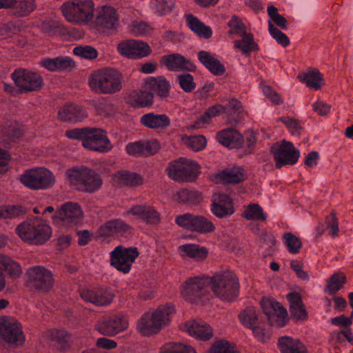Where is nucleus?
Returning a JSON list of instances; mask_svg holds the SVG:
<instances>
[{"label":"nucleus","mask_w":353,"mask_h":353,"mask_svg":"<svg viewBox=\"0 0 353 353\" xmlns=\"http://www.w3.org/2000/svg\"><path fill=\"white\" fill-rule=\"evenodd\" d=\"M199 60L206 68L215 75H222L225 72V67L209 52L201 51L198 54Z\"/></svg>","instance_id":"nucleus-33"},{"label":"nucleus","mask_w":353,"mask_h":353,"mask_svg":"<svg viewBox=\"0 0 353 353\" xmlns=\"http://www.w3.org/2000/svg\"><path fill=\"white\" fill-rule=\"evenodd\" d=\"M154 94L151 92L137 90L130 92L127 102L133 107H148L153 103Z\"/></svg>","instance_id":"nucleus-28"},{"label":"nucleus","mask_w":353,"mask_h":353,"mask_svg":"<svg viewBox=\"0 0 353 353\" xmlns=\"http://www.w3.org/2000/svg\"><path fill=\"white\" fill-rule=\"evenodd\" d=\"M160 353H196L193 347L181 343H168L161 349Z\"/></svg>","instance_id":"nucleus-47"},{"label":"nucleus","mask_w":353,"mask_h":353,"mask_svg":"<svg viewBox=\"0 0 353 353\" xmlns=\"http://www.w3.org/2000/svg\"><path fill=\"white\" fill-rule=\"evenodd\" d=\"M200 166L195 162L180 158L170 163L166 169L168 176L179 182H194L200 174Z\"/></svg>","instance_id":"nucleus-7"},{"label":"nucleus","mask_w":353,"mask_h":353,"mask_svg":"<svg viewBox=\"0 0 353 353\" xmlns=\"http://www.w3.org/2000/svg\"><path fill=\"white\" fill-rule=\"evenodd\" d=\"M283 237L289 251L293 254L298 253L302 245L300 239L291 233H285Z\"/></svg>","instance_id":"nucleus-56"},{"label":"nucleus","mask_w":353,"mask_h":353,"mask_svg":"<svg viewBox=\"0 0 353 353\" xmlns=\"http://www.w3.org/2000/svg\"><path fill=\"white\" fill-rule=\"evenodd\" d=\"M27 275L28 284L39 292L47 293L54 285L52 273L44 267H32L28 269Z\"/></svg>","instance_id":"nucleus-12"},{"label":"nucleus","mask_w":353,"mask_h":353,"mask_svg":"<svg viewBox=\"0 0 353 353\" xmlns=\"http://www.w3.org/2000/svg\"><path fill=\"white\" fill-rule=\"evenodd\" d=\"M26 212V208L21 205H12L3 208V219L19 217Z\"/></svg>","instance_id":"nucleus-57"},{"label":"nucleus","mask_w":353,"mask_h":353,"mask_svg":"<svg viewBox=\"0 0 353 353\" xmlns=\"http://www.w3.org/2000/svg\"><path fill=\"white\" fill-rule=\"evenodd\" d=\"M122 74L116 69L106 68L94 72L90 77L92 90L105 94H113L122 89Z\"/></svg>","instance_id":"nucleus-2"},{"label":"nucleus","mask_w":353,"mask_h":353,"mask_svg":"<svg viewBox=\"0 0 353 353\" xmlns=\"http://www.w3.org/2000/svg\"><path fill=\"white\" fill-rule=\"evenodd\" d=\"M2 132L4 137L12 141L18 139L23 134L22 129L12 124L3 126Z\"/></svg>","instance_id":"nucleus-55"},{"label":"nucleus","mask_w":353,"mask_h":353,"mask_svg":"<svg viewBox=\"0 0 353 353\" xmlns=\"http://www.w3.org/2000/svg\"><path fill=\"white\" fill-rule=\"evenodd\" d=\"M218 176L224 184H237L245 179L244 170L242 168H234L230 170L223 171Z\"/></svg>","instance_id":"nucleus-39"},{"label":"nucleus","mask_w":353,"mask_h":353,"mask_svg":"<svg viewBox=\"0 0 353 353\" xmlns=\"http://www.w3.org/2000/svg\"><path fill=\"white\" fill-rule=\"evenodd\" d=\"M174 311L173 307L161 306L153 312V319L157 325L159 332L170 322V315Z\"/></svg>","instance_id":"nucleus-42"},{"label":"nucleus","mask_w":353,"mask_h":353,"mask_svg":"<svg viewBox=\"0 0 353 353\" xmlns=\"http://www.w3.org/2000/svg\"><path fill=\"white\" fill-rule=\"evenodd\" d=\"M139 330L143 336H150L159 332L157 325L154 321L153 314H145L141 317L139 323Z\"/></svg>","instance_id":"nucleus-44"},{"label":"nucleus","mask_w":353,"mask_h":353,"mask_svg":"<svg viewBox=\"0 0 353 353\" xmlns=\"http://www.w3.org/2000/svg\"><path fill=\"white\" fill-rule=\"evenodd\" d=\"M141 123L151 129L165 128L170 125V119L165 114L148 113L141 118Z\"/></svg>","instance_id":"nucleus-30"},{"label":"nucleus","mask_w":353,"mask_h":353,"mask_svg":"<svg viewBox=\"0 0 353 353\" xmlns=\"http://www.w3.org/2000/svg\"><path fill=\"white\" fill-rule=\"evenodd\" d=\"M278 346L281 353H307L306 347L299 340L289 336L279 338Z\"/></svg>","instance_id":"nucleus-31"},{"label":"nucleus","mask_w":353,"mask_h":353,"mask_svg":"<svg viewBox=\"0 0 353 353\" xmlns=\"http://www.w3.org/2000/svg\"><path fill=\"white\" fill-rule=\"evenodd\" d=\"M207 280L202 278H190L181 286V294L189 302L196 303L205 293Z\"/></svg>","instance_id":"nucleus-17"},{"label":"nucleus","mask_w":353,"mask_h":353,"mask_svg":"<svg viewBox=\"0 0 353 353\" xmlns=\"http://www.w3.org/2000/svg\"><path fill=\"white\" fill-rule=\"evenodd\" d=\"M270 152L273 154L277 169L285 165H294L299 158V151L292 142L285 140L274 143L270 148Z\"/></svg>","instance_id":"nucleus-8"},{"label":"nucleus","mask_w":353,"mask_h":353,"mask_svg":"<svg viewBox=\"0 0 353 353\" xmlns=\"http://www.w3.org/2000/svg\"><path fill=\"white\" fill-rule=\"evenodd\" d=\"M119 52L128 58H140L151 53L150 46L143 42L126 40L121 42L117 47Z\"/></svg>","instance_id":"nucleus-19"},{"label":"nucleus","mask_w":353,"mask_h":353,"mask_svg":"<svg viewBox=\"0 0 353 353\" xmlns=\"http://www.w3.org/2000/svg\"><path fill=\"white\" fill-rule=\"evenodd\" d=\"M174 196L178 203L188 205H197L203 200L202 194L196 190L182 189Z\"/></svg>","instance_id":"nucleus-38"},{"label":"nucleus","mask_w":353,"mask_h":353,"mask_svg":"<svg viewBox=\"0 0 353 353\" xmlns=\"http://www.w3.org/2000/svg\"><path fill=\"white\" fill-rule=\"evenodd\" d=\"M268 14L272 21L276 26L280 27L281 29L287 28V20L284 17L279 14L278 9L274 6H270L268 7Z\"/></svg>","instance_id":"nucleus-53"},{"label":"nucleus","mask_w":353,"mask_h":353,"mask_svg":"<svg viewBox=\"0 0 353 353\" xmlns=\"http://www.w3.org/2000/svg\"><path fill=\"white\" fill-rule=\"evenodd\" d=\"M95 23L104 30L116 29L118 26V15L115 9L110 6H102L96 17Z\"/></svg>","instance_id":"nucleus-24"},{"label":"nucleus","mask_w":353,"mask_h":353,"mask_svg":"<svg viewBox=\"0 0 353 353\" xmlns=\"http://www.w3.org/2000/svg\"><path fill=\"white\" fill-rule=\"evenodd\" d=\"M261 304L270 325L280 327L286 324L288 312L279 303L267 299H263Z\"/></svg>","instance_id":"nucleus-15"},{"label":"nucleus","mask_w":353,"mask_h":353,"mask_svg":"<svg viewBox=\"0 0 353 353\" xmlns=\"http://www.w3.org/2000/svg\"><path fill=\"white\" fill-rule=\"evenodd\" d=\"M130 229V226L121 219L108 221L101 225L99 234L101 236H110L118 234H123Z\"/></svg>","instance_id":"nucleus-34"},{"label":"nucleus","mask_w":353,"mask_h":353,"mask_svg":"<svg viewBox=\"0 0 353 353\" xmlns=\"http://www.w3.org/2000/svg\"><path fill=\"white\" fill-rule=\"evenodd\" d=\"M16 232L23 241L34 245L44 244L52 236L48 225L37 222L24 221L16 228Z\"/></svg>","instance_id":"nucleus-5"},{"label":"nucleus","mask_w":353,"mask_h":353,"mask_svg":"<svg viewBox=\"0 0 353 353\" xmlns=\"http://www.w3.org/2000/svg\"><path fill=\"white\" fill-rule=\"evenodd\" d=\"M268 30L273 38L281 46L285 47L289 45L290 40L287 35L274 27L271 21H268Z\"/></svg>","instance_id":"nucleus-54"},{"label":"nucleus","mask_w":353,"mask_h":353,"mask_svg":"<svg viewBox=\"0 0 353 353\" xmlns=\"http://www.w3.org/2000/svg\"><path fill=\"white\" fill-rule=\"evenodd\" d=\"M228 26L236 34L243 35L246 33L245 26L236 16L232 17V19L228 22Z\"/></svg>","instance_id":"nucleus-61"},{"label":"nucleus","mask_w":353,"mask_h":353,"mask_svg":"<svg viewBox=\"0 0 353 353\" xmlns=\"http://www.w3.org/2000/svg\"><path fill=\"white\" fill-rule=\"evenodd\" d=\"M87 117V112L83 107L70 103L61 107L58 112V117L63 121L76 123Z\"/></svg>","instance_id":"nucleus-25"},{"label":"nucleus","mask_w":353,"mask_h":353,"mask_svg":"<svg viewBox=\"0 0 353 353\" xmlns=\"http://www.w3.org/2000/svg\"><path fill=\"white\" fill-rule=\"evenodd\" d=\"M35 8L34 0H15L12 12L17 17H23L29 15Z\"/></svg>","instance_id":"nucleus-40"},{"label":"nucleus","mask_w":353,"mask_h":353,"mask_svg":"<svg viewBox=\"0 0 353 353\" xmlns=\"http://www.w3.org/2000/svg\"><path fill=\"white\" fill-rule=\"evenodd\" d=\"M157 8L161 14L170 11L174 7V0H156Z\"/></svg>","instance_id":"nucleus-63"},{"label":"nucleus","mask_w":353,"mask_h":353,"mask_svg":"<svg viewBox=\"0 0 353 353\" xmlns=\"http://www.w3.org/2000/svg\"><path fill=\"white\" fill-rule=\"evenodd\" d=\"M188 26L200 37L209 39L212 34L210 27L206 26L198 18L191 14L185 15Z\"/></svg>","instance_id":"nucleus-35"},{"label":"nucleus","mask_w":353,"mask_h":353,"mask_svg":"<svg viewBox=\"0 0 353 353\" xmlns=\"http://www.w3.org/2000/svg\"><path fill=\"white\" fill-rule=\"evenodd\" d=\"M143 156L149 157L154 155L160 149V145L157 141H148L143 143Z\"/></svg>","instance_id":"nucleus-60"},{"label":"nucleus","mask_w":353,"mask_h":353,"mask_svg":"<svg viewBox=\"0 0 353 353\" xmlns=\"http://www.w3.org/2000/svg\"><path fill=\"white\" fill-rule=\"evenodd\" d=\"M67 174L70 183L79 190L83 192H94L103 183L100 176L94 170L87 168L70 169Z\"/></svg>","instance_id":"nucleus-6"},{"label":"nucleus","mask_w":353,"mask_h":353,"mask_svg":"<svg viewBox=\"0 0 353 353\" xmlns=\"http://www.w3.org/2000/svg\"><path fill=\"white\" fill-rule=\"evenodd\" d=\"M80 295L84 301L97 306L108 305L114 298V292L107 288H100L97 290L83 289L80 292Z\"/></svg>","instance_id":"nucleus-20"},{"label":"nucleus","mask_w":353,"mask_h":353,"mask_svg":"<svg viewBox=\"0 0 353 353\" xmlns=\"http://www.w3.org/2000/svg\"><path fill=\"white\" fill-rule=\"evenodd\" d=\"M130 213L140 216L148 224L157 225L160 223V214L152 207L136 205L131 208Z\"/></svg>","instance_id":"nucleus-32"},{"label":"nucleus","mask_w":353,"mask_h":353,"mask_svg":"<svg viewBox=\"0 0 353 353\" xmlns=\"http://www.w3.org/2000/svg\"><path fill=\"white\" fill-rule=\"evenodd\" d=\"M161 63L169 70L172 71L193 72L196 68L195 65L190 61L176 53L163 56Z\"/></svg>","instance_id":"nucleus-22"},{"label":"nucleus","mask_w":353,"mask_h":353,"mask_svg":"<svg viewBox=\"0 0 353 353\" xmlns=\"http://www.w3.org/2000/svg\"><path fill=\"white\" fill-rule=\"evenodd\" d=\"M65 136L69 139L81 140L83 147L92 151L107 152L112 149L105 130L101 128H75L67 130Z\"/></svg>","instance_id":"nucleus-1"},{"label":"nucleus","mask_w":353,"mask_h":353,"mask_svg":"<svg viewBox=\"0 0 353 353\" xmlns=\"http://www.w3.org/2000/svg\"><path fill=\"white\" fill-rule=\"evenodd\" d=\"M210 353H239L234 344L225 340H219L213 344Z\"/></svg>","instance_id":"nucleus-49"},{"label":"nucleus","mask_w":353,"mask_h":353,"mask_svg":"<svg viewBox=\"0 0 353 353\" xmlns=\"http://www.w3.org/2000/svg\"><path fill=\"white\" fill-rule=\"evenodd\" d=\"M217 138L222 145L232 148H241L244 142L243 136L233 128L222 130L218 134Z\"/></svg>","instance_id":"nucleus-27"},{"label":"nucleus","mask_w":353,"mask_h":353,"mask_svg":"<svg viewBox=\"0 0 353 353\" xmlns=\"http://www.w3.org/2000/svg\"><path fill=\"white\" fill-rule=\"evenodd\" d=\"M12 78L20 93L39 91L43 85L40 75L23 68L15 70Z\"/></svg>","instance_id":"nucleus-11"},{"label":"nucleus","mask_w":353,"mask_h":353,"mask_svg":"<svg viewBox=\"0 0 353 353\" xmlns=\"http://www.w3.org/2000/svg\"><path fill=\"white\" fill-rule=\"evenodd\" d=\"M178 79L181 88L186 92H192L196 87L193 77L190 74H181Z\"/></svg>","instance_id":"nucleus-58"},{"label":"nucleus","mask_w":353,"mask_h":353,"mask_svg":"<svg viewBox=\"0 0 353 353\" xmlns=\"http://www.w3.org/2000/svg\"><path fill=\"white\" fill-rule=\"evenodd\" d=\"M53 217L67 225H77L83 221V213L77 203L68 202L63 204Z\"/></svg>","instance_id":"nucleus-18"},{"label":"nucleus","mask_w":353,"mask_h":353,"mask_svg":"<svg viewBox=\"0 0 353 353\" xmlns=\"http://www.w3.org/2000/svg\"><path fill=\"white\" fill-rule=\"evenodd\" d=\"M65 19L74 24H87L94 17L92 0H68L60 8Z\"/></svg>","instance_id":"nucleus-3"},{"label":"nucleus","mask_w":353,"mask_h":353,"mask_svg":"<svg viewBox=\"0 0 353 353\" xmlns=\"http://www.w3.org/2000/svg\"><path fill=\"white\" fill-rule=\"evenodd\" d=\"M5 270L12 279H17L22 274L21 265L15 261L0 254V270ZM1 273L2 272L0 271Z\"/></svg>","instance_id":"nucleus-37"},{"label":"nucleus","mask_w":353,"mask_h":353,"mask_svg":"<svg viewBox=\"0 0 353 353\" xmlns=\"http://www.w3.org/2000/svg\"><path fill=\"white\" fill-rule=\"evenodd\" d=\"M234 47L241 50L245 54H249L250 52L258 50V46L254 41L252 34L247 33L242 35L241 40L234 41Z\"/></svg>","instance_id":"nucleus-46"},{"label":"nucleus","mask_w":353,"mask_h":353,"mask_svg":"<svg viewBox=\"0 0 353 353\" xmlns=\"http://www.w3.org/2000/svg\"><path fill=\"white\" fill-rule=\"evenodd\" d=\"M210 284L215 296L221 300L232 301L237 297L239 292V279L230 271L215 274L211 278Z\"/></svg>","instance_id":"nucleus-4"},{"label":"nucleus","mask_w":353,"mask_h":353,"mask_svg":"<svg viewBox=\"0 0 353 353\" xmlns=\"http://www.w3.org/2000/svg\"><path fill=\"white\" fill-rule=\"evenodd\" d=\"M179 250L186 255L196 261H203L206 259L208 252L204 247L196 244H185L179 247Z\"/></svg>","instance_id":"nucleus-41"},{"label":"nucleus","mask_w":353,"mask_h":353,"mask_svg":"<svg viewBox=\"0 0 353 353\" xmlns=\"http://www.w3.org/2000/svg\"><path fill=\"white\" fill-rule=\"evenodd\" d=\"M0 337L6 342L15 345H20L25 341L21 323L7 317L0 318Z\"/></svg>","instance_id":"nucleus-14"},{"label":"nucleus","mask_w":353,"mask_h":353,"mask_svg":"<svg viewBox=\"0 0 353 353\" xmlns=\"http://www.w3.org/2000/svg\"><path fill=\"white\" fill-rule=\"evenodd\" d=\"M181 329L190 335L203 341L210 340L213 335L212 329L207 325H201L192 320L185 322Z\"/></svg>","instance_id":"nucleus-26"},{"label":"nucleus","mask_w":353,"mask_h":353,"mask_svg":"<svg viewBox=\"0 0 353 353\" xmlns=\"http://www.w3.org/2000/svg\"><path fill=\"white\" fill-rule=\"evenodd\" d=\"M128 321L120 316H114L99 323L97 330L103 335L115 336L128 327Z\"/></svg>","instance_id":"nucleus-21"},{"label":"nucleus","mask_w":353,"mask_h":353,"mask_svg":"<svg viewBox=\"0 0 353 353\" xmlns=\"http://www.w3.org/2000/svg\"><path fill=\"white\" fill-rule=\"evenodd\" d=\"M21 183L33 190L46 189L54 183V177L48 170L43 168L26 171L21 176Z\"/></svg>","instance_id":"nucleus-9"},{"label":"nucleus","mask_w":353,"mask_h":353,"mask_svg":"<svg viewBox=\"0 0 353 353\" xmlns=\"http://www.w3.org/2000/svg\"><path fill=\"white\" fill-rule=\"evenodd\" d=\"M225 110L222 105H215L210 108L203 115H201L195 122L192 128H198L201 127L204 123H208L209 120L212 117L217 116L219 113Z\"/></svg>","instance_id":"nucleus-48"},{"label":"nucleus","mask_w":353,"mask_h":353,"mask_svg":"<svg viewBox=\"0 0 353 353\" xmlns=\"http://www.w3.org/2000/svg\"><path fill=\"white\" fill-rule=\"evenodd\" d=\"M58 70H72L75 68V62L70 57H59Z\"/></svg>","instance_id":"nucleus-64"},{"label":"nucleus","mask_w":353,"mask_h":353,"mask_svg":"<svg viewBox=\"0 0 353 353\" xmlns=\"http://www.w3.org/2000/svg\"><path fill=\"white\" fill-rule=\"evenodd\" d=\"M176 223L181 228L201 234L212 232L215 227L211 221L203 216L185 213L176 218Z\"/></svg>","instance_id":"nucleus-13"},{"label":"nucleus","mask_w":353,"mask_h":353,"mask_svg":"<svg viewBox=\"0 0 353 353\" xmlns=\"http://www.w3.org/2000/svg\"><path fill=\"white\" fill-rule=\"evenodd\" d=\"M113 179L119 185L130 187L139 185L143 183V178L139 174L126 171L117 172L113 175Z\"/></svg>","instance_id":"nucleus-36"},{"label":"nucleus","mask_w":353,"mask_h":353,"mask_svg":"<svg viewBox=\"0 0 353 353\" xmlns=\"http://www.w3.org/2000/svg\"><path fill=\"white\" fill-rule=\"evenodd\" d=\"M186 144L194 151L202 150L205 144L206 140L203 136H195L188 138Z\"/></svg>","instance_id":"nucleus-59"},{"label":"nucleus","mask_w":353,"mask_h":353,"mask_svg":"<svg viewBox=\"0 0 353 353\" xmlns=\"http://www.w3.org/2000/svg\"><path fill=\"white\" fill-rule=\"evenodd\" d=\"M139 255L137 248H126L119 245L110 252V264L118 271L127 274Z\"/></svg>","instance_id":"nucleus-10"},{"label":"nucleus","mask_w":353,"mask_h":353,"mask_svg":"<svg viewBox=\"0 0 353 353\" xmlns=\"http://www.w3.org/2000/svg\"><path fill=\"white\" fill-rule=\"evenodd\" d=\"M145 85L161 98H167L170 95V84L163 77H150L145 81Z\"/></svg>","instance_id":"nucleus-29"},{"label":"nucleus","mask_w":353,"mask_h":353,"mask_svg":"<svg viewBox=\"0 0 353 353\" xmlns=\"http://www.w3.org/2000/svg\"><path fill=\"white\" fill-rule=\"evenodd\" d=\"M49 339L64 349L69 347L71 334L63 329H52L49 332Z\"/></svg>","instance_id":"nucleus-45"},{"label":"nucleus","mask_w":353,"mask_h":353,"mask_svg":"<svg viewBox=\"0 0 353 353\" xmlns=\"http://www.w3.org/2000/svg\"><path fill=\"white\" fill-rule=\"evenodd\" d=\"M212 211L219 218L231 215L234 209L232 199L227 194L216 193L213 195Z\"/></svg>","instance_id":"nucleus-23"},{"label":"nucleus","mask_w":353,"mask_h":353,"mask_svg":"<svg viewBox=\"0 0 353 353\" xmlns=\"http://www.w3.org/2000/svg\"><path fill=\"white\" fill-rule=\"evenodd\" d=\"M290 312L292 317L296 320L304 321L307 318V313L303 303L291 307Z\"/></svg>","instance_id":"nucleus-62"},{"label":"nucleus","mask_w":353,"mask_h":353,"mask_svg":"<svg viewBox=\"0 0 353 353\" xmlns=\"http://www.w3.org/2000/svg\"><path fill=\"white\" fill-rule=\"evenodd\" d=\"M259 312L254 307H248L239 314L241 323L252 331L254 335L260 341H264L265 333L263 323L259 318Z\"/></svg>","instance_id":"nucleus-16"},{"label":"nucleus","mask_w":353,"mask_h":353,"mask_svg":"<svg viewBox=\"0 0 353 353\" xmlns=\"http://www.w3.org/2000/svg\"><path fill=\"white\" fill-rule=\"evenodd\" d=\"M347 279L344 273H334L327 281L325 291L331 295H334L343 287Z\"/></svg>","instance_id":"nucleus-43"},{"label":"nucleus","mask_w":353,"mask_h":353,"mask_svg":"<svg viewBox=\"0 0 353 353\" xmlns=\"http://www.w3.org/2000/svg\"><path fill=\"white\" fill-rule=\"evenodd\" d=\"M243 216L248 220L258 219L265 221L266 216L263 213L262 208L258 204H250L243 213Z\"/></svg>","instance_id":"nucleus-51"},{"label":"nucleus","mask_w":353,"mask_h":353,"mask_svg":"<svg viewBox=\"0 0 353 353\" xmlns=\"http://www.w3.org/2000/svg\"><path fill=\"white\" fill-rule=\"evenodd\" d=\"M303 81L307 86L319 90L321 88L320 82L323 81L322 74L317 70H310L303 74Z\"/></svg>","instance_id":"nucleus-50"},{"label":"nucleus","mask_w":353,"mask_h":353,"mask_svg":"<svg viewBox=\"0 0 353 353\" xmlns=\"http://www.w3.org/2000/svg\"><path fill=\"white\" fill-rule=\"evenodd\" d=\"M73 53L81 58L94 59L98 56L97 50L90 46H77L73 49Z\"/></svg>","instance_id":"nucleus-52"}]
</instances>
